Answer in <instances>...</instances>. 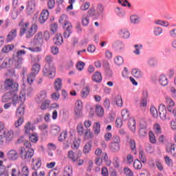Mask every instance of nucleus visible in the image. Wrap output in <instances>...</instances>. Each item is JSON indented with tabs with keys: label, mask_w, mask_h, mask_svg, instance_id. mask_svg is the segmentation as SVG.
<instances>
[{
	"label": "nucleus",
	"mask_w": 176,
	"mask_h": 176,
	"mask_svg": "<svg viewBox=\"0 0 176 176\" xmlns=\"http://www.w3.org/2000/svg\"><path fill=\"white\" fill-rule=\"evenodd\" d=\"M4 87L6 90H9L12 91V104L16 105V104H19V102H24L25 101V93L21 92L19 95H17L19 91V84L17 82H13V80L10 78H8L5 80Z\"/></svg>",
	"instance_id": "nucleus-1"
},
{
	"label": "nucleus",
	"mask_w": 176,
	"mask_h": 176,
	"mask_svg": "<svg viewBox=\"0 0 176 176\" xmlns=\"http://www.w3.org/2000/svg\"><path fill=\"white\" fill-rule=\"evenodd\" d=\"M19 153L22 160L30 162V160H31L32 158V156H34V149L21 147L19 149Z\"/></svg>",
	"instance_id": "nucleus-2"
},
{
	"label": "nucleus",
	"mask_w": 176,
	"mask_h": 176,
	"mask_svg": "<svg viewBox=\"0 0 176 176\" xmlns=\"http://www.w3.org/2000/svg\"><path fill=\"white\" fill-rule=\"evenodd\" d=\"M44 76H49V78H54L56 76V67L54 65L46 64L43 70Z\"/></svg>",
	"instance_id": "nucleus-3"
},
{
	"label": "nucleus",
	"mask_w": 176,
	"mask_h": 176,
	"mask_svg": "<svg viewBox=\"0 0 176 176\" xmlns=\"http://www.w3.org/2000/svg\"><path fill=\"white\" fill-rule=\"evenodd\" d=\"M30 175V170L28 169V166H25L22 167L21 172L18 171L16 168H12V176H28Z\"/></svg>",
	"instance_id": "nucleus-4"
},
{
	"label": "nucleus",
	"mask_w": 176,
	"mask_h": 176,
	"mask_svg": "<svg viewBox=\"0 0 176 176\" xmlns=\"http://www.w3.org/2000/svg\"><path fill=\"white\" fill-rule=\"evenodd\" d=\"M32 170H34V171L32 173V176H38V171L36 170H39L41 168V166H42V160L41 158L38 159H32Z\"/></svg>",
	"instance_id": "nucleus-5"
},
{
	"label": "nucleus",
	"mask_w": 176,
	"mask_h": 176,
	"mask_svg": "<svg viewBox=\"0 0 176 176\" xmlns=\"http://www.w3.org/2000/svg\"><path fill=\"white\" fill-rule=\"evenodd\" d=\"M25 50H19L16 52V56L15 58V61L16 63V68H20L23 64V57L22 56H24L25 54Z\"/></svg>",
	"instance_id": "nucleus-6"
},
{
	"label": "nucleus",
	"mask_w": 176,
	"mask_h": 176,
	"mask_svg": "<svg viewBox=\"0 0 176 176\" xmlns=\"http://www.w3.org/2000/svg\"><path fill=\"white\" fill-rule=\"evenodd\" d=\"M36 6V0H30L28 2V6L26 8L28 14H32L35 12V7Z\"/></svg>",
	"instance_id": "nucleus-7"
},
{
	"label": "nucleus",
	"mask_w": 176,
	"mask_h": 176,
	"mask_svg": "<svg viewBox=\"0 0 176 176\" xmlns=\"http://www.w3.org/2000/svg\"><path fill=\"white\" fill-rule=\"evenodd\" d=\"M113 47L115 49L116 52H123L126 48V45L123 41H117L113 44Z\"/></svg>",
	"instance_id": "nucleus-8"
},
{
	"label": "nucleus",
	"mask_w": 176,
	"mask_h": 176,
	"mask_svg": "<svg viewBox=\"0 0 176 176\" xmlns=\"http://www.w3.org/2000/svg\"><path fill=\"white\" fill-rule=\"evenodd\" d=\"M159 115L162 120H166L167 119V109L166 106L163 104L159 107Z\"/></svg>",
	"instance_id": "nucleus-9"
},
{
	"label": "nucleus",
	"mask_w": 176,
	"mask_h": 176,
	"mask_svg": "<svg viewBox=\"0 0 176 176\" xmlns=\"http://www.w3.org/2000/svg\"><path fill=\"white\" fill-rule=\"evenodd\" d=\"M46 97H47V94L46 91L43 90L39 94H37L36 101L37 104H42L43 101L47 100Z\"/></svg>",
	"instance_id": "nucleus-10"
},
{
	"label": "nucleus",
	"mask_w": 176,
	"mask_h": 176,
	"mask_svg": "<svg viewBox=\"0 0 176 176\" xmlns=\"http://www.w3.org/2000/svg\"><path fill=\"white\" fill-rule=\"evenodd\" d=\"M36 31H38L36 25H32L30 28H29L28 30L25 33L26 35V38H32V36H34V35L36 34Z\"/></svg>",
	"instance_id": "nucleus-11"
},
{
	"label": "nucleus",
	"mask_w": 176,
	"mask_h": 176,
	"mask_svg": "<svg viewBox=\"0 0 176 176\" xmlns=\"http://www.w3.org/2000/svg\"><path fill=\"white\" fill-rule=\"evenodd\" d=\"M8 159L9 160H17L19 159V154L17 151L14 149L10 150L7 153Z\"/></svg>",
	"instance_id": "nucleus-12"
},
{
	"label": "nucleus",
	"mask_w": 176,
	"mask_h": 176,
	"mask_svg": "<svg viewBox=\"0 0 176 176\" xmlns=\"http://www.w3.org/2000/svg\"><path fill=\"white\" fill-rule=\"evenodd\" d=\"M63 28L65 29V32L63 33L64 38H69L71 34H72V24L66 23L65 27Z\"/></svg>",
	"instance_id": "nucleus-13"
},
{
	"label": "nucleus",
	"mask_w": 176,
	"mask_h": 176,
	"mask_svg": "<svg viewBox=\"0 0 176 176\" xmlns=\"http://www.w3.org/2000/svg\"><path fill=\"white\" fill-rule=\"evenodd\" d=\"M118 34L122 39H129L130 38V32L126 28L120 29Z\"/></svg>",
	"instance_id": "nucleus-14"
},
{
	"label": "nucleus",
	"mask_w": 176,
	"mask_h": 176,
	"mask_svg": "<svg viewBox=\"0 0 176 176\" xmlns=\"http://www.w3.org/2000/svg\"><path fill=\"white\" fill-rule=\"evenodd\" d=\"M34 44L37 46H41L43 45V34L41 32H38L35 36L34 40Z\"/></svg>",
	"instance_id": "nucleus-15"
},
{
	"label": "nucleus",
	"mask_w": 176,
	"mask_h": 176,
	"mask_svg": "<svg viewBox=\"0 0 176 176\" xmlns=\"http://www.w3.org/2000/svg\"><path fill=\"white\" fill-rule=\"evenodd\" d=\"M167 153L172 154L173 156H176V144H168L166 146Z\"/></svg>",
	"instance_id": "nucleus-16"
},
{
	"label": "nucleus",
	"mask_w": 176,
	"mask_h": 176,
	"mask_svg": "<svg viewBox=\"0 0 176 176\" xmlns=\"http://www.w3.org/2000/svg\"><path fill=\"white\" fill-rule=\"evenodd\" d=\"M47 19H49V11L47 10H44L39 16V23L43 24Z\"/></svg>",
	"instance_id": "nucleus-17"
},
{
	"label": "nucleus",
	"mask_w": 176,
	"mask_h": 176,
	"mask_svg": "<svg viewBox=\"0 0 176 176\" xmlns=\"http://www.w3.org/2000/svg\"><path fill=\"white\" fill-rule=\"evenodd\" d=\"M89 94H90V87L89 86L84 87L80 92L81 98L84 100L87 98Z\"/></svg>",
	"instance_id": "nucleus-18"
},
{
	"label": "nucleus",
	"mask_w": 176,
	"mask_h": 176,
	"mask_svg": "<svg viewBox=\"0 0 176 176\" xmlns=\"http://www.w3.org/2000/svg\"><path fill=\"white\" fill-rule=\"evenodd\" d=\"M166 102L168 112H171V111H173V107H175V102H174V100H173V99L168 97L166 98Z\"/></svg>",
	"instance_id": "nucleus-19"
},
{
	"label": "nucleus",
	"mask_w": 176,
	"mask_h": 176,
	"mask_svg": "<svg viewBox=\"0 0 176 176\" xmlns=\"http://www.w3.org/2000/svg\"><path fill=\"white\" fill-rule=\"evenodd\" d=\"M30 23H25L21 25L19 35L20 36H23V35H25V32L30 29Z\"/></svg>",
	"instance_id": "nucleus-20"
},
{
	"label": "nucleus",
	"mask_w": 176,
	"mask_h": 176,
	"mask_svg": "<svg viewBox=\"0 0 176 176\" xmlns=\"http://www.w3.org/2000/svg\"><path fill=\"white\" fill-rule=\"evenodd\" d=\"M17 36V30L13 29L12 30L7 36V42H12L14 38Z\"/></svg>",
	"instance_id": "nucleus-21"
},
{
	"label": "nucleus",
	"mask_w": 176,
	"mask_h": 176,
	"mask_svg": "<svg viewBox=\"0 0 176 176\" xmlns=\"http://www.w3.org/2000/svg\"><path fill=\"white\" fill-rule=\"evenodd\" d=\"M109 146L110 151L113 153H116V152H119V151H120V144L110 143Z\"/></svg>",
	"instance_id": "nucleus-22"
},
{
	"label": "nucleus",
	"mask_w": 176,
	"mask_h": 176,
	"mask_svg": "<svg viewBox=\"0 0 176 176\" xmlns=\"http://www.w3.org/2000/svg\"><path fill=\"white\" fill-rule=\"evenodd\" d=\"M92 80L96 83H101V82H102V76H101V73L98 72H95L92 76Z\"/></svg>",
	"instance_id": "nucleus-23"
},
{
	"label": "nucleus",
	"mask_w": 176,
	"mask_h": 176,
	"mask_svg": "<svg viewBox=\"0 0 176 176\" xmlns=\"http://www.w3.org/2000/svg\"><path fill=\"white\" fill-rule=\"evenodd\" d=\"M129 129L132 133H135V119L134 118H130L128 122Z\"/></svg>",
	"instance_id": "nucleus-24"
},
{
	"label": "nucleus",
	"mask_w": 176,
	"mask_h": 176,
	"mask_svg": "<svg viewBox=\"0 0 176 176\" xmlns=\"http://www.w3.org/2000/svg\"><path fill=\"white\" fill-rule=\"evenodd\" d=\"M12 64V59L10 58H6L2 63L1 67L2 69L10 68Z\"/></svg>",
	"instance_id": "nucleus-25"
},
{
	"label": "nucleus",
	"mask_w": 176,
	"mask_h": 176,
	"mask_svg": "<svg viewBox=\"0 0 176 176\" xmlns=\"http://www.w3.org/2000/svg\"><path fill=\"white\" fill-rule=\"evenodd\" d=\"M146 64L150 68H155L157 65V60L153 57L149 58L147 60Z\"/></svg>",
	"instance_id": "nucleus-26"
},
{
	"label": "nucleus",
	"mask_w": 176,
	"mask_h": 176,
	"mask_svg": "<svg viewBox=\"0 0 176 176\" xmlns=\"http://www.w3.org/2000/svg\"><path fill=\"white\" fill-rule=\"evenodd\" d=\"M60 131H61V128H60V126L57 125H52L51 126L50 133L52 135H58Z\"/></svg>",
	"instance_id": "nucleus-27"
},
{
	"label": "nucleus",
	"mask_w": 176,
	"mask_h": 176,
	"mask_svg": "<svg viewBox=\"0 0 176 176\" xmlns=\"http://www.w3.org/2000/svg\"><path fill=\"white\" fill-rule=\"evenodd\" d=\"M8 92H6L2 97L3 102H8V101H10L12 100V91L7 90Z\"/></svg>",
	"instance_id": "nucleus-28"
},
{
	"label": "nucleus",
	"mask_w": 176,
	"mask_h": 176,
	"mask_svg": "<svg viewBox=\"0 0 176 176\" xmlns=\"http://www.w3.org/2000/svg\"><path fill=\"white\" fill-rule=\"evenodd\" d=\"M159 83L161 86H167L168 85V78L164 75H161L159 78Z\"/></svg>",
	"instance_id": "nucleus-29"
},
{
	"label": "nucleus",
	"mask_w": 176,
	"mask_h": 176,
	"mask_svg": "<svg viewBox=\"0 0 176 176\" xmlns=\"http://www.w3.org/2000/svg\"><path fill=\"white\" fill-rule=\"evenodd\" d=\"M54 44L57 46H60V45H63L64 43V40L63 39V36L61 34H56L55 38H54Z\"/></svg>",
	"instance_id": "nucleus-30"
},
{
	"label": "nucleus",
	"mask_w": 176,
	"mask_h": 176,
	"mask_svg": "<svg viewBox=\"0 0 176 176\" xmlns=\"http://www.w3.org/2000/svg\"><path fill=\"white\" fill-rule=\"evenodd\" d=\"M24 130L26 134H30V131H34V130H35V126H34V125L31 124V122H28L25 125Z\"/></svg>",
	"instance_id": "nucleus-31"
},
{
	"label": "nucleus",
	"mask_w": 176,
	"mask_h": 176,
	"mask_svg": "<svg viewBox=\"0 0 176 176\" xmlns=\"http://www.w3.org/2000/svg\"><path fill=\"white\" fill-rule=\"evenodd\" d=\"M132 75L133 76H134V78H137L138 79H141L144 74L142 73V72H141V70L138 69H133L132 70Z\"/></svg>",
	"instance_id": "nucleus-32"
},
{
	"label": "nucleus",
	"mask_w": 176,
	"mask_h": 176,
	"mask_svg": "<svg viewBox=\"0 0 176 176\" xmlns=\"http://www.w3.org/2000/svg\"><path fill=\"white\" fill-rule=\"evenodd\" d=\"M67 157L72 160V162L73 163H75L76 162H78V159L79 157H78L76 155H75V153H74L73 151H68V155H67Z\"/></svg>",
	"instance_id": "nucleus-33"
},
{
	"label": "nucleus",
	"mask_w": 176,
	"mask_h": 176,
	"mask_svg": "<svg viewBox=\"0 0 176 176\" xmlns=\"http://www.w3.org/2000/svg\"><path fill=\"white\" fill-rule=\"evenodd\" d=\"M76 107L78 108V109L75 110V113L76 116H80V109H82V107H83V103L81 100H78L76 102Z\"/></svg>",
	"instance_id": "nucleus-34"
},
{
	"label": "nucleus",
	"mask_w": 176,
	"mask_h": 176,
	"mask_svg": "<svg viewBox=\"0 0 176 176\" xmlns=\"http://www.w3.org/2000/svg\"><path fill=\"white\" fill-rule=\"evenodd\" d=\"M39 71H41V65L36 63L33 65L32 72L30 74L34 75V76H36L39 73Z\"/></svg>",
	"instance_id": "nucleus-35"
},
{
	"label": "nucleus",
	"mask_w": 176,
	"mask_h": 176,
	"mask_svg": "<svg viewBox=\"0 0 176 176\" xmlns=\"http://www.w3.org/2000/svg\"><path fill=\"white\" fill-rule=\"evenodd\" d=\"M6 140L7 142H10L12 140H13V137H14V133L13 131L10 130L5 133Z\"/></svg>",
	"instance_id": "nucleus-36"
},
{
	"label": "nucleus",
	"mask_w": 176,
	"mask_h": 176,
	"mask_svg": "<svg viewBox=\"0 0 176 176\" xmlns=\"http://www.w3.org/2000/svg\"><path fill=\"white\" fill-rule=\"evenodd\" d=\"M129 146H130L133 153H134V155H136L137 154V148H135V140H134L133 139H129Z\"/></svg>",
	"instance_id": "nucleus-37"
},
{
	"label": "nucleus",
	"mask_w": 176,
	"mask_h": 176,
	"mask_svg": "<svg viewBox=\"0 0 176 176\" xmlns=\"http://www.w3.org/2000/svg\"><path fill=\"white\" fill-rule=\"evenodd\" d=\"M88 14L89 17H93V19H98V12H97V10H95L93 8H91L88 10Z\"/></svg>",
	"instance_id": "nucleus-38"
},
{
	"label": "nucleus",
	"mask_w": 176,
	"mask_h": 176,
	"mask_svg": "<svg viewBox=\"0 0 176 176\" xmlns=\"http://www.w3.org/2000/svg\"><path fill=\"white\" fill-rule=\"evenodd\" d=\"M133 47L135 49L133 52L134 54H135L136 56H140V54H141V50L142 49V45L135 44L133 45Z\"/></svg>",
	"instance_id": "nucleus-39"
},
{
	"label": "nucleus",
	"mask_w": 176,
	"mask_h": 176,
	"mask_svg": "<svg viewBox=\"0 0 176 176\" xmlns=\"http://www.w3.org/2000/svg\"><path fill=\"white\" fill-rule=\"evenodd\" d=\"M61 82H62L61 78H56L55 80L54 87L56 91H59V90H61V87L63 86V84L61 83Z\"/></svg>",
	"instance_id": "nucleus-40"
},
{
	"label": "nucleus",
	"mask_w": 176,
	"mask_h": 176,
	"mask_svg": "<svg viewBox=\"0 0 176 176\" xmlns=\"http://www.w3.org/2000/svg\"><path fill=\"white\" fill-rule=\"evenodd\" d=\"M101 131V125L100 124V122H95L94 124V133L96 134V135H98L100 134V132Z\"/></svg>",
	"instance_id": "nucleus-41"
},
{
	"label": "nucleus",
	"mask_w": 176,
	"mask_h": 176,
	"mask_svg": "<svg viewBox=\"0 0 176 176\" xmlns=\"http://www.w3.org/2000/svg\"><path fill=\"white\" fill-rule=\"evenodd\" d=\"M96 115L99 116V118H102V116H104V109L101 106H96Z\"/></svg>",
	"instance_id": "nucleus-42"
},
{
	"label": "nucleus",
	"mask_w": 176,
	"mask_h": 176,
	"mask_svg": "<svg viewBox=\"0 0 176 176\" xmlns=\"http://www.w3.org/2000/svg\"><path fill=\"white\" fill-rule=\"evenodd\" d=\"M84 135H85L84 138L85 140H89V138H93L94 137L90 129H85V131L84 132Z\"/></svg>",
	"instance_id": "nucleus-43"
},
{
	"label": "nucleus",
	"mask_w": 176,
	"mask_h": 176,
	"mask_svg": "<svg viewBox=\"0 0 176 176\" xmlns=\"http://www.w3.org/2000/svg\"><path fill=\"white\" fill-rule=\"evenodd\" d=\"M114 63L116 65H122V64L124 63V60H123V57L120 56H116L114 58Z\"/></svg>",
	"instance_id": "nucleus-44"
},
{
	"label": "nucleus",
	"mask_w": 176,
	"mask_h": 176,
	"mask_svg": "<svg viewBox=\"0 0 176 176\" xmlns=\"http://www.w3.org/2000/svg\"><path fill=\"white\" fill-rule=\"evenodd\" d=\"M153 34L155 36H159L163 34V28L159 26H155L153 29Z\"/></svg>",
	"instance_id": "nucleus-45"
},
{
	"label": "nucleus",
	"mask_w": 176,
	"mask_h": 176,
	"mask_svg": "<svg viewBox=\"0 0 176 176\" xmlns=\"http://www.w3.org/2000/svg\"><path fill=\"white\" fill-rule=\"evenodd\" d=\"M67 17L66 15H62L59 19V23L60 24H63V27H65V24H71L70 22L67 21Z\"/></svg>",
	"instance_id": "nucleus-46"
},
{
	"label": "nucleus",
	"mask_w": 176,
	"mask_h": 176,
	"mask_svg": "<svg viewBox=\"0 0 176 176\" xmlns=\"http://www.w3.org/2000/svg\"><path fill=\"white\" fill-rule=\"evenodd\" d=\"M121 116L122 118V120L125 122V120H129V118H130V114L129 113V111L127 109H123L121 111Z\"/></svg>",
	"instance_id": "nucleus-47"
},
{
	"label": "nucleus",
	"mask_w": 176,
	"mask_h": 176,
	"mask_svg": "<svg viewBox=\"0 0 176 176\" xmlns=\"http://www.w3.org/2000/svg\"><path fill=\"white\" fill-rule=\"evenodd\" d=\"M130 20L132 24H139L141 18H140V16H138V15H132L130 17Z\"/></svg>",
	"instance_id": "nucleus-48"
},
{
	"label": "nucleus",
	"mask_w": 176,
	"mask_h": 176,
	"mask_svg": "<svg viewBox=\"0 0 176 176\" xmlns=\"http://www.w3.org/2000/svg\"><path fill=\"white\" fill-rule=\"evenodd\" d=\"M85 130L86 129H85V127L83 126L82 124H79L77 126V133L78 135H84Z\"/></svg>",
	"instance_id": "nucleus-49"
},
{
	"label": "nucleus",
	"mask_w": 176,
	"mask_h": 176,
	"mask_svg": "<svg viewBox=\"0 0 176 176\" xmlns=\"http://www.w3.org/2000/svg\"><path fill=\"white\" fill-rule=\"evenodd\" d=\"M116 104L117 107H119L120 108H122V107H123V99H122V96L118 95L116 97Z\"/></svg>",
	"instance_id": "nucleus-50"
},
{
	"label": "nucleus",
	"mask_w": 176,
	"mask_h": 176,
	"mask_svg": "<svg viewBox=\"0 0 176 176\" xmlns=\"http://www.w3.org/2000/svg\"><path fill=\"white\" fill-rule=\"evenodd\" d=\"M41 105V109L43 111H45L49 108V106L50 105V101L49 100L43 101Z\"/></svg>",
	"instance_id": "nucleus-51"
},
{
	"label": "nucleus",
	"mask_w": 176,
	"mask_h": 176,
	"mask_svg": "<svg viewBox=\"0 0 176 176\" xmlns=\"http://www.w3.org/2000/svg\"><path fill=\"white\" fill-rule=\"evenodd\" d=\"M24 112H25V107H24V104H20L19 107L16 110V116H21V115H24Z\"/></svg>",
	"instance_id": "nucleus-52"
},
{
	"label": "nucleus",
	"mask_w": 176,
	"mask_h": 176,
	"mask_svg": "<svg viewBox=\"0 0 176 176\" xmlns=\"http://www.w3.org/2000/svg\"><path fill=\"white\" fill-rule=\"evenodd\" d=\"M91 150V143L88 142L85 145L83 152L84 153H85V155H87V153H90Z\"/></svg>",
	"instance_id": "nucleus-53"
},
{
	"label": "nucleus",
	"mask_w": 176,
	"mask_h": 176,
	"mask_svg": "<svg viewBox=\"0 0 176 176\" xmlns=\"http://www.w3.org/2000/svg\"><path fill=\"white\" fill-rule=\"evenodd\" d=\"M133 167L135 170H141L142 168V164L138 160H135L133 162Z\"/></svg>",
	"instance_id": "nucleus-54"
},
{
	"label": "nucleus",
	"mask_w": 176,
	"mask_h": 176,
	"mask_svg": "<svg viewBox=\"0 0 176 176\" xmlns=\"http://www.w3.org/2000/svg\"><path fill=\"white\" fill-rule=\"evenodd\" d=\"M81 23L84 27H87L89 23H90V20L89 19V17L83 16L81 19Z\"/></svg>",
	"instance_id": "nucleus-55"
},
{
	"label": "nucleus",
	"mask_w": 176,
	"mask_h": 176,
	"mask_svg": "<svg viewBox=\"0 0 176 176\" xmlns=\"http://www.w3.org/2000/svg\"><path fill=\"white\" fill-rule=\"evenodd\" d=\"M36 76L32 74L31 73L28 76V85H32L34 83V80H35Z\"/></svg>",
	"instance_id": "nucleus-56"
},
{
	"label": "nucleus",
	"mask_w": 176,
	"mask_h": 176,
	"mask_svg": "<svg viewBox=\"0 0 176 176\" xmlns=\"http://www.w3.org/2000/svg\"><path fill=\"white\" fill-rule=\"evenodd\" d=\"M150 112L152 115V116H153V118H157L159 116V114L157 113V109H156V107L152 106L150 108Z\"/></svg>",
	"instance_id": "nucleus-57"
},
{
	"label": "nucleus",
	"mask_w": 176,
	"mask_h": 176,
	"mask_svg": "<svg viewBox=\"0 0 176 176\" xmlns=\"http://www.w3.org/2000/svg\"><path fill=\"white\" fill-rule=\"evenodd\" d=\"M30 140L31 142H33L35 144L36 142H38V140H39V138L38 137V134L33 133L32 135L30 136Z\"/></svg>",
	"instance_id": "nucleus-58"
},
{
	"label": "nucleus",
	"mask_w": 176,
	"mask_h": 176,
	"mask_svg": "<svg viewBox=\"0 0 176 176\" xmlns=\"http://www.w3.org/2000/svg\"><path fill=\"white\" fill-rule=\"evenodd\" d=\"M118 3L122 5V6H128V8H131V4H130L127 0H118Z\"/></svg>",
	"instance_id": "nucleus-59"
},
{
	"label": "nucleus",
	"mask_w": 176,
	"mask_h": 176,
	"mask_svg": "<svg viewBox=\"0 0 176 176\" xmlns=\"http://www.w3.org/2000/svg\"><path fill=\"white\" fill-rule=\"evenodd\" d=\"M48 9H54L56 6V0H48L47 1Z\"/></svg>",
	"instance_id": "nucleus-60"
},
{
	"label": "nucleus",
	"mask_w": 176,
	"mask_h": 176,
	"mask_svg": "<svg viewBox=\"0 0 176 176\" xmlns=\"http://www.w3.org/2000/svg\"><path fill=\"white\" fill-rule=\"evenodd\" d=\"M67 131H63L60 133V136L58 137V140L59 141H60V142H63V141H65V139L67 138Z\"/></svg>",
	"instance_id": "nucleus-61"
},
{
	"label": "nucleus",
	"mask_w": 176,
	"mask_h": 176,
	"mask_svg": "<svg viewBox=\"0 0 176 176\" xmlns=\"http://www.w3.org/2000/svg\"><path fill=\"white\" fill-rule=\"evenodd\" d=\"M139 158L142 162L146 163V157H145V154H144V151H140Z\"/></svg>",
	"instance_id": "nucleus-62"
},
{
	"label": "nucleus",
	"mask_w": 176,
	"mask_h": 176,
	"mask_svg": "<svg viewBox=\"0 0 176 176\" xmlns=\"http://www.w3.org/2000/svg\"><path fill=\"white\" fill-rule=\"evenodd\" d=\"M154 131L156 134H162V128L160 127V124H155L154 125Z\"/></svg>",
	"instance_id": "nucleus-63"
},
{
	"label": "nucleus",
	"mask_w": 176,
	"mask_h": 176,
	"mask_svg": "<svg viewBox=\"0 0 176 176\" xmlns=\"http://www.w3.org/2000/svg\"><path fill=\"white\" fill-rule=\"evenodd\" d=\"M89 8H90V3L86 2L80 6V10H82V12H85Z\"/></svg>",
	"instance_id": "nucleus-64"
}]
</instances>
